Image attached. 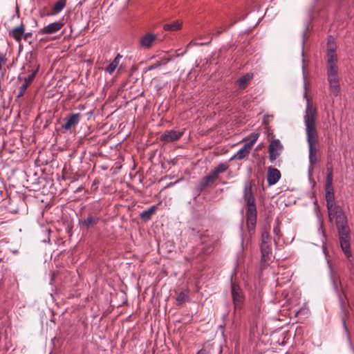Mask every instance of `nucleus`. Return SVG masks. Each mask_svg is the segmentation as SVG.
Returning a JSON list of instances; mask_svg holds the SVG:
<instances>
[{"label":"nucleus","instance_id":"obj_29","mask_svg":"<svg viewBox=\"0 0 354 354\" xmlns=\"http://www.w3.org/2000/svg\"><path fill=\"white\" fill-rule=\"evenodd\" d=\"M196 354H211L209 351L206 349L202 348L199 350Z\"/></svg>","mask_w":354,"mask_h":354},{"label":"nucleus","instance_id":"obj_30","mask_svg":"<svg viewBox=\"0 0 354 354\" xmlns=\"http://www.w3.org/2000/svg\"><path fill=\"white\" fill-rule=\"evenodd\" d=\"M32 36V34L31 32H24V35L23 36V38L25 40H27L29 37H31Z\"/></svg>","mask_w":354,"mask_h":354},{"label":"nucleus","instance_id":"obj_6","mask_svg":"<svg viewBox=\"0 0 354 354\" xmlns=\"http://www.w3.org/2000/svg\"><path fill=\"white\" fill-rule=\"evenodd\" d=\"M337 62L327 63V78L332 93L337 96L339 93V80Z\"/></svg>","mask_w":354,"mask_h":354},{"label":"nucleus","instance_id":"obj_1","mask_svg":"<svg viewBox=\"0 0 354 354\" xmlns=\"http://www.w3.org/2000/svg\"><path fill=\"white\" fill-rule=\"evenodd\" d=\"M328 218L330 222L335 220L341 248L347 257L351 256L350 249V230L343 209L337 205L327 207Z\"/></svg>","mask_w":354,"mask_h":354},{"label":"nucleus","instance_id":"obj_7","mask_svg":"<svg viewBox=\"0 0 354 354\" xmlns=\"http://www.w3.org/2000/svg\"><path fill=\"white\" fill-rule=\"evenodd\" d=\"M229 167L227 162L221 163L216 167L208 175L205 176L199 185V189L203 191L205 187L212 185L219 177V175L225 172Z\"/></svg>","mask_w":354,"mask_h":354},{"label":"nucleus","instance_id":"obj_34","mask_svg":"<svg viewBox=\"0 0 354 354\" xmlns=\"http://www.w3.org/2000/svg\"><path fill=\"white\" fill-rule=\"evenodd\" d=\"M274 232H277V228H274Z\"/></svg>","mask_w":354,"mask_h":354},{"label":"nucleus","instance_id":"obj_26","mask_svg":"<svg viewBox=\"0 0 354 354\" xmlns=\"http://www.w3.org/2000/svg\"><path fill=\"white\" fill-rule=\"evenodd\" d=\"M187 297L188 295L187 293L180 292L177 295L176 301L179 304H183L187 300Z\"/></svg>","mask_w":354,"mask_h":354},{"label":"nucleus","instance_id":"obj_13","mask_svg":"<svg viewBox=\"0 0 354 354\" xmlns=\"http://www.w3.org/2000/svg\"><path fill=\"white\" fill-rule=\"evenodd\" d=\"M335 44L334 38L330 36L327 43V63L337 62V58L335 53Z\"/></svg>","mask_w":354,"mask_h":354},{"label":"nucleus","instance_id":"obj_5","mask_svg":"<svg viewBox=\"0 0 354 354\" xmlns=\"http://www.w3.org/2000/svg\"><path fill=\"white\" fill-rule=\"evenodd\" d=\"M26 64L22 67V70L31 73L27 77L24 78V83L19 87L18 97L24 95L29 85L35 79L39 71V64H37L32 53L26 57Z\"/></svg>","mask_w":354,"mask_h":354},{"label":"nucleus","instance_id":"obj_4","mask_svg":"<svg viewBox=\"0 0 354 354\" xmlns=\"http://www.w3.org/2000/svg\"><path fill=\"white\" fill-rule=\"evenodd\" d=\"M270 226H265L261 230V268L267 267L272 259V237L269 234Z\"/></svg>","mask_w":354,"mask_h":354},{"label":"nucleus","instance_id":"obj_3","mask_svg":"<svg viewBox=\"0 0 354 354\" xmlns=\"http://www.w3.org/2000/svg\"><path fill=\"white\" fill-rule=\"evenodd\" d=\"M243 197L247 205L246 225L250 236L254 234L257 218V210L254 194L252 191V182L247 180L244 183Z\"/></svg>","mask_w":354,"mask_h":354},{"label":"nucleus","instance_id":"obj_18","mask_svg":"<svg viewBox=\"0 0 354 354\" xmlns=\"http://www.w3.org/2000/svg\"><path fill=\"white\" fill-rule=\"evenodd\" d=\"M252 148V142L245 143L234 155V158L236 160H242L246 158Z\"/></svg>","mask_w":354,"mask_h":354},{"label":"nucleus","instance_id":"obj_19","mask_svg":"<svg viewBox=\"0 0 354 354\" xmlns=\"http://www.w3.org/2000/svg\"><path fill=\"white\" fill-rule=\"evenodd\" d=\"M253 78V74L248 73L243 76L241 77L239 79L236 80V84L238 86L239 89L243 90L245 89L250 81Z\"/></svg>","mask_w":354,"mask_h":354},{"label":"nucleus","instance_id":"obj_32","mask_svg":"<svg viewBox=\"0 0 354 354\" xmlns=\"http://www.w3.org/2000/svg\"><path fill=\"white\" fill-rule=\"evenodd\" d=\"M235 23H236V21H234L233 24H232L229 27H227V26H225L223 27V30H224V31H225V30H227L230 27L232 26Z\"/></svg>","mask_w":354,"mask_h":354},{"label":"nucleus","instance_id":"obj_8","mask_svg":"<svg viewBox=\"0 0 354 354\" xmlns=\"http://www.w3.org/2000/svg\"><path fill=\"white\" fill-rule=\"evenodd\" d=\"M232 297L234 308V311L236 312L241 309L244 297L243 294V291L240 287V286L236 282H232Z\"/></svg>","mask_w":354,"mask_h":354},{"label":"nucleus","instance_id":"obj_9","mask_svg":"<svg viewBox=\"0 0 354 354\" xmlns=\"http://www.w3.org/2000/svg\"><path fill=\"white\" fill-rule=\"evenodd\" d=\"M100 221V216L97 214L89 213L79 220V224L82 228L89 230L95 227Z\"/></svg>","mask_w":354,"mask_h":354},{"label":"nucleus","instance_id":"obj_33","mask_svg":"<svg viewBox=\"0 0 354 354\" xmlns=\"http://www.w3.org/2000/svg\"><path fill=\"white\" fill-rule=\"evenodd\" d=\"M223 32L222 30H217V31L214 33V35H219L220 34H221V32Z\"/></svg>","mask_w":354,"mask_h":354},{"label":"nucleus","instance_id":"obj_21","mask_svg":"<svg viewBox=\"0 0 354 354\" xmlns=\"http://www.w3.org/2000/svg\"><path fill=\"white\" fill-rule=\"evenodd\" d=\"M66 0H59L51 8V12L47 15H56L59 13L66 6Z\"/></svg>","mask_w":354,"mask_h":354},{"label":"nucleus","instance_id":"obj_28","mask_svg":"<svg viewBox=\"0 0 354 354\" xmlns=\"http://www.w3.org/2000/svg\"><path fill=\"white\" fill-rule=\"evenodd\" d=\"M6 62V58L3 55H0V68L2 67V65Z\"/></svg>","mask_w":354,"mask_h":354},{"label":"nucleus","instance_id":"obj_2","mask_svg":"<svg viewBox=\"0 0 354 354\" xmlns=\"http://www.w3.org/2000/svg\"><path fill=\"white\" fill-rule=\"evenodd\" d=\"M316 118V109L308 104L304 116V122L309 148V161L311 165L315 164L317 161L316 145L318 142V136L315 124Z\"/></svg>","mask_w":354,"mask_h":354},{"label":"nucleus","instance_id":"obj_31","mask_svg":"<svg viewBox=\"0 0 354 354\" xmlns=\"http://www.w3.org/2000/svg\"><path fill=\"white\" fill-rule=\"evenodd\" d=\"M160 64H160V62H157V63H156V64H153V65L150 66L149 67V70L155 69V68H156L157 67H158L159 66H160Z\"/></svg>","mask_w":354,"mask_h":354},{"label":"nucleus","instance_id":"obj_17","mask_svg":"<svg viewBox=\"0 0 354 354\" xmlns=\"http://www.w3.org/2000/svg\"><path fill=\"white\" fill-rule=\"evenodd\" d=\"M25 31V25L21 24L9 31V37L13 38L17 42H20L23 38Z\"/></svg>","mask_w":354,"mask_h":354},{"label":"nucleus","instance_id":"obj_23","mask_svg":"<svg viewBox=\"0 0 354 354\" xmlns=\"http://www.w3.org/2000/svg\"><path fill=\"white\" fill-rule=\"evenodd\" d=\"M182 27V22L179 20L172 21L171 23L165 24L163 26V29L165 31H176L180 30Z\"/></svg>","mask_w":354,"mask_h":354},{"label":"nucleus","instance_id":"obj_12","mask_svg":"<svg viewBox=\"0 0 354 354\" xmlns=\"http://www.w3.org/2000/svg\"><path fill=\"white\" fill-rule=\"evenodd\" d=\"M82 115L80 113H72L66 119V122L62 124V127L66 130L69 131L78 124L80 121Z\"/></svg>","mask_w":354,"mask_h":354},{"label":"nucleus","instance_id":"obj_27","mask_svg":"<svg viewBox=\"0 0 354 354\" xmlns=\"http://www.w3.org/2000/svg\"><path fill=\"white\" fill-rule=\"evenodd\" d=\"M250 138H251V140L249 142H252V146H253L258 138V135L257 134H252L250 136Z\"/></svg>","mask_w":354,"mask_h":354},{"label":"nucleus","instance_id":"obj_14","mask_svg":"<svg viewBox=\"0 0 354 354\" xmlns=\"http://www.w3.org/2000/svg\"><path fill=\"white\" fill-rule=\"evenodd\" d=\"M157 35L147 32L140 39V46L142 48H150L152 47L153 43L157 40Z\"/></svg>","mask_w":354,"mask_h":354},{"label":"nucleus","instance_id":"obj_22","mask_svg":"<svg viewBox=\"0 0 354 354\" xmlns=\"http://www.w3.org/2000/svg\"><path fill=\"white\" fill-rule=\"evenodd\" d=\"M157 209L156 205H152L149 209L141 212L140 216L142 220L147 221L151 219V216L156 213Z\"/></svg>","mask_w":354,"mask_h":354},{"label":"nucleus","instance_id":"obj_25","mask_svg":"<svg viewBox=\"0 0 354 354\" xmlns=\"http://www.w3.org/2000/svg\"><path fill=\"white\" fill-rule=\"evenodd\" d=\"M333 185V168L332 167H327V176L326 180L325 186Z\"/></svg>","mask_w":354,"mask_h":354},{"label":"nucleus","instance_id":"obj_10","mask_svg":"<svg viewBox=\"0 0 354 354\" xmlns=\"http://www.w3.org/2000/svg\"><path fill=\"white\" fill-rule=\"evenodd\" d=\"M283 149V145L281 144L279 140H273L268 148L269 159L272 163L277 164L276 160L281 155Z\"/></svg>","mask_w":354,"mask_h":354},{"label":"nucleus","instance_id":"obj_24","mask_svg":"<svg viewBox=\"0 0 354 354\" xmlns=\"http://www.w3.org/2000/svg\"><path fill=\"white\" fill-rule=\"evenodd\" d=\"M121 58L122 55L118 53L115 57V59L107 66L105 71L108 73L112 74L115 70L116 67L118 66Z\"/></svg>","mask_w":354,"mask_h":354},{"label":"nucleus","instance_id":"obj_11","mask_svg":"<svg viewBox=\"0 0 354 354\" xmlns=\"http://www.w3.org/2000/svg\"><path fill=\"white\" fill-rule=\"evenodd\" d=\"M183 134V131L167 130L160 136V139L165 142H171L178 140L182 137Z\"/></svg>","mask_w":354,"mask_h":354},{"label":"nucleus","instance_id":"obj_15","mask_svg":"<svg viewBox=\"0 0 354 354\" xmlns=\"http://www.w3.org/2000/svg\"><path fill=\"white\" fill-rule=\"evenodd\" d=\"M64 24L61 21L51 23L39 30V33L41 35H51L60 30Z\"/></svg>","mask_w":354,"mask_h":354},{"label":"nucleus","instance_id":"obj_16","mask_svg":"<svg viewBox=\"0 0 354 354\" xmlns=\"http://www.w3.org/2000/svg\"><path fill=\"white\" fill-rule=\"evenodd\" d=\"M281 172L279 169L269 167L267 171V182L269 185H275L281 178Z\"/></svg>","mask_w":354,"mask_h":354},{"label":"nucleus","instance_id":"obj_20","mask_svg":"<svg viewBox=\"0 0 354 354\" xmlns=\"http://www.w3.org/2000/svg\"><path fill=\"white\" fill-rule=\"evenodd\" d=\"M326 191V207L333 205H335V196L333 187L332 186H325Z\"/></svg>","mask_w":354,"mask_h":354}]
</instances>
